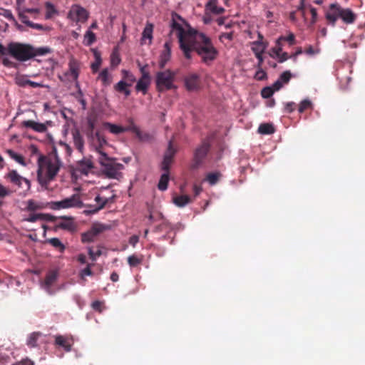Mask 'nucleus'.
Masks as SVG:
<instances>
[{
  "label": "nucleus",
  "instance_id": "obj_26",
  "mask_svg": "<svg viewBox=\"0 0 365 365\" xmlns=\"http://www.w3.org/2000/svg\"><path fill=\"white\" fill-rule=\"evenodd\" d=\"M69 73L71 76L73 80L76 81L79 75V63L75 60H71L69 62Z\"/></svg>",
  "mask_w": 365,
  "mask_h": 365
},
{
  "label": "nucleus",
  "instance_id": "obj_34",
  "mask_svg": "<svg viewBox=\"0 0 365 365\" xmlns=\"http://www.w3.org/2000/svg\"><path fill=\"white\" fill-rule=\"evenodd\" d=\"M169 182V172H165L160 177L158 187L160 190H167Z\"/></svg>",
  "mask_w": 365,
  "mask_h": 365
},
{
  "label": "nucleus",
  "instance_id": "obj_5",
  "mask_svg": "<svg viewBox=\"0 0 365 365\" xmlns=\"http://www.w3.org/2000/svg\"><path fill=\"white\" fill-rule=\"evenodd\" d=\"M326 19L332 26H335L338 19H341L345 24H353L356 16L350 9H343L339 4L334 3L329 6Z\"/></svg>",
  "mask_w": 365,
  "mask_h": 365
},
{
  "label": "nucleus",
  "instance_id": "obj_1",
  "mask_svg": "<svg viewBox=\"0 0 365 365\" xmlns=\"http://www.w3.org/2000/svg\"><path fill=\"white\" fill-rule=\"evenodd\" d=\"M190 41L187 43L189 51L187 56L184 54L186 58H191L192 51H195L205 63H209L217 58L218 51L208 36L199 31H197L193 37L190 35Z\"/></svg>",
  "mask_w": 365,
  "mask_h": 365
},
{
  "label": "nucleus",
  "instance_id": "obj_12",
  "mask_svg": "<svg viewBox=\"0 0 365 365\" xmlns=\"http://www.w3.org/2000/svg\"><path fill=\"white\" fill-rule=\"evenodd\" d=\"M210 148V144L207 140L202 141V144L195 149L193 158V168H197L202 163Z\"/></svg>",
  "mask_w": 365,
  "mask_h": 365
},
{
  "label": "nucleus",
  "instance_id": "obj_32",
  "mask_svg": "<svg viewBox=\"0 0 365 365\" xmlns=\"http://www.w3.org/2000/svg\"><path fill=\"white\" fill-rule=\"evenodd\" d=\"M98 78L102 81L103 86H107L111 83L112 78L108 68H104L99 73Z\"/></svg>",
  "mask_w": 365,
  "mask_h": 365
},
{
  "label": "nucleus",
  "instance_id": "obj_49",
  "mask_svg": "<svg viewBox=\"0 0 365 365\" xmlns=\"http://www.w3.org/2000/svg\"><path fill=\"white\" fill-rule=\"evenodd\" d=\"M312 105V102L309 100L305 99L300 103L298 110L300 113H302L306 110L311 108Z\"/></svg>",
  "mask_w": 365,
  "mask_h": 365
},
{
  "label": "nucleus",
  "instance_id": "obj_37",
  "mask_svg": "<svg viewBox=\"0 0 365 365\" xmlns=\"http://www.w3.org/2000/svg\"><path fill=\"white\" fill-rule=\"evenodd\" d=\"M45 6H46V19H51L53 15H55L58 13L54 5L53 4H51V2H49V1L46 2Z\"/></svg>",
  "mask_w": 365,
  "mask_h": 365
},
{
  "label": "nucleus",
  "instance_id": "obj_16",
  "mask_svg": "<svg viewBox=\"0 0 365 365\" xmlns=\"http://www.w3.org/2000/svg\"><path fill=\"white\" fill-rule=\"evenodd\" d=\"M59 218L63 220V221L56 225V229H61L71 232L76 230L77 226L72 217L61 216Z\"/></svg>",
  "mask_w": 365,
  "mask_h": 365
},
{
  "label": "nucleus",
  "instance_id": "obj_39",
  "mask_svg": "<svg viewBox=\"0 0 365 365\" xmlns=\"http://www.w3.org/2000/svg\"><path fill=\"white\" fill-rule=\"evenodd\" d=\"M96 40V35L93 32L88 30L84 35V44L86 46L92 45Z\"/></svg>",
  "mask_w": 365,
  "mask_h": 365
},
{
  "label": "nucleus",
  "instance_id": "obj_58",
  "mask_svg": "<svg viewBox=\"0 0 365 365\" xmlns=\"http://www.w3.org/2000/svg\"><path fill=\"white\" fill-rule=\"evenodd\" d=\"M22 10L26 13L31 14L34 18H36L40 13V9L38 8H31V9L24 8V9H22Z\"/></svg>",
  "mask_w": 365,
  "mask_h": 365
},
{
  "label": "nucleus",
  "instance_id": "obj_10",
  "mask_svg": "<svg viewBox=\"0 0 365 365\" xmlns=\"http://www.w3.org/2000/svg\"><path fill=\"white\" fill-rule=\"evenodd\" d=\"M67 17L76 23H85L89 18V12L81 6L73 4L71 7Z\"/></svg>",
  "mask_w": 365,
  "mask_h": 365
},
{
  "label": "nucleus",
  "instance_id": "obj_44",
  "mask_svg": "<svg viewBox=\"0 0 365 365\" xmlns=\"http://www.w3.org/2000/svg\"><path fill=\"white\" fill-rule=\"evenodd\" d=\"M173 158H168V156H164L163 160L161 163V169L164 172H169L170 165L173 163Z\"/></svg>",
  "mask_w": 365,
  "mask_h": 365
},
{
  "label": "nucleus",
  "instance_id": "obj_3",
  "mask_svg": "<svg viewBox=\"0 0 365 365\" xmlns=\"http://www.w3.org/2000/svg\"><path fill=\"white\" fill-rule=\"evenodd\" d=\"M51 52L48 47L35 48L30 44L11 42L8 45V53L19 61H26L35 56H45Z\"/></svg>",
  "mask_w": 365,
  "mask_h": 365
},
{
  "label": "nucleus",
  "instance_id": "obj_31",
  "mask_svg": "<svg viewBox=\"0 0 365 365\" xmlns=\"http://www.w3.org/2000/svg\"><path fill=\"white\" fill-rule=\"evenodd\" d=\"M153 25L150 23H147L143 34H142V39L149 40V44L151 43L152 39H153Z\"/></svg>",
  "mask_w": 365,
  "mask_h": 365
},
{
  "label": "nucleus",
  "instance_id": "obj_29",
  "mask_svg": "<svg viewBox=\"0 0 365 365\" xmlns=\"http://www.w3.org/2000/svg\"><path fill=\"white\" fill-rule=\"evenodd\" d=\"M268 46V43H259V41H253L251 49L255 54L263 53Z\"/></svg>",
  "mask_w": 365,
  "mask_h": 365
},
{
  "label": "nucleus",
  "instance_id": "obj_56",
  "mask_svg": "<svg viewBox=\"0 0 365 365\" xmlns=\"http://www.w3.org/2000/svg\"><path fill=\"white\" fill-rule=\"evenodd\" d=\"M19 16L22 23L26 24V26H29L30 24L31 23V21H29V17L26 16V13L24 12L22 9L19 11Z\"/></svg>",
  "mask_w": 365,
  "mask_h": 365
},
{
  "label": "nucleus",
  "instance_id": "obj_57",
  "mask_svg": "<svg viewBox=\"0 0 365 365\" xmlns=\"http://www.w3.org/2000/svg\"><path fill=\"white\" fill-rule=\"evenodd\" d=\"M291 73L290 71H286L284 72H283L279 79L282 82V83H287L289 81L290 78H291Z\"/></svg>",
  "mask_w": 365,
  "mask_h": 365
},
{
  "label": "nucleus",
  "instance_id": "obj_40",
  "mask_svg": "<svg viewBox=\"0 0 365 365\" xmlns=\"http://www.w3.org/2000/svg\"><path fill=\"white\" fill-rule=\"evenodd\" d=\"M122 73L123 75V78L125 80V81L127 83V85L131 86L132 84L136 81L135 76L130 71L126 70H123Z\"/></svg>",
  "mask_w": 365,
  "mask_h": 365
},
{
  "label": "nucleus",
  "instance_id": "obj_62",
  "mask_svg": "<svg viewBox=\"0 0 365 365\" xmlns=\"http://www.w3.org/2000/svg\"><path fill=\"white\" fill-rule=\"evenodd\" d=\"M224 39L232 41L233 39V32L230 31L221 34L220 36V40L223 41Z\"/></svg>",
  "mask_w": 365,
  "mask_h": 365
},
{
  "label": "nucleus",
  "instance_id": "obj_8",
  "mask_svg": "<svg viewBox=\"0 0 365 365\" xmlns=\"http://www.w3.org/2000/svg\"><path fill=\"white\" fill-rule=\"evenodd\" d=\"M83 202L78 194H73L70 197L65 198L61 201L51 202L49 207L54 210L68 209L71 207H81Z\"/></svg>",
  "mask_w": 365,
  "mask_h": 365
},
{
  "label": "nucleus",
  "instance_id": "obj_25",
  "mask_svg": "<svg viewBox=\"0 0 365 365\" xmlns=\"http://www.w3.org/2000/svg\"><path fill=\"white\" fill-rule=\"evenodd\" d=\"M150 83V78H140L137 82L135 90L142 92L143 94H146Z\"/></svg>",
  "mask_w": 365,
  "mask_h": 365
},
{
  "label": "nucleus",
  "instance_id": "obj_27",
  "mask_svg": "<svg viewBox=\"0 0 365 365\" xmlns=\"http://www.w3.org/2000/svg\"><path fill=\"white\" fill-rule=\"evenodd\" d=\"M173 202L178 207H182L191 202V198L186 195H178L173 197Z\"/></svg>",
  "mask_w": 365,
  "mask_h": 365
},
{
  "label": "nucleus",
  "instance_id": "obj_14",
  "mask_svg": "<svg viewBox=\"0 0 365 365\" xmlns=\"http://www.w3.org/2000/svg\"><path fill=\"white\" fill-rule=\"evenodd\" d=\"M200 83V76L197 73H189L184 77V84L188 91H197Z\"/></svg>",
  "mask_w": 365,
  "mask_h": 365
},
{
  "label": "nucleus",
  "instance_id": "obj_28",
  "mask_svg": "<svg viewBox=\"0 0 365 365\" xmlns=\"http://www.w3.org/2000/svg\"><path fill=\"white\" fill-rule=\"evenodd\" d=\"M103 125L105 128L108 129L111 133L115 135H118L125 132L124 127L113 124L109 122L104 123Z\"/></svg>",
  "mask_w": 365,
  "mask_h": 365
},
{
  "label": "nucleus",
  "instance_id": "obj_46",
  "mask_svg": "<svg viewBox=\"0 0 365 365\" xmlns=\"http://www.w3.org/2000/svg\"><path fill=\"white\" fill-rule=\"evenodd\" d=\"M281 41H287L289 45L295 44V36L292 33H290L287 36H280L277 41V43L279 44Z\"/></svg>",
  "mask_w": 365,
  "mask_h": 365
},
{
  "label": "nucleus",
  "instance_id": "obj_24",
  "mask_svg": "<svg viewBox=\"0 0 365 365\" xmlns=\"http://www.w3.org/2000/svg\"><path fill=\"white\" fill-rule=\"evenodd\" d=\"M42 334L40 331H34L31 333L26 340V345L29 348H36L38 346V340L41 336Z\"/></svg>",
  "mask_w": 365,
  "mask_h": 365
},
{
  "label": "nucleus",
  "instance_id": "obj_7",
  "mask_svg": "<svg viewBox=\"0 0 365 365\" xmlns=\"http://www.w3.org/2000/svg\"><path fill=\"white\" fill-rule=\"evenodd\" d=\"M177 73L167 69L157 72L155 75L156 89L159 92L171 90L175 88L174 81Z\"/></svg>",
  "mask_w": 365,
  "mask_h": 365
},
{
  "label": "nucleus",
  "instance_id": "obj_50",
  "mask_svg": "<svg viewBox=\"0 0 365 365\" xmlns=\"http://www.w3.org/2000/svg\"><path fill=\"white\" fill-rule=\"evenodd\" d=\"M176 153V150L173 146V140H170L168 143L167 150L165 151L164 156H168V158H173Z\"/></svg>",
  "mask_w": 365,
  "mask_h": 365
},
{
  "label": "nucleus",
  "instance_id": "obj_53",
  "mask_svg": "<svg viewBox=\"0 0 365 365\" xmlns=\"http://www.w3.org/2000/svg\"><path fill=\"white\" fill-rule=\"evenodd\" d=\"M136 137L140 141H150L152 138V136L148 133L142 132L140 130H139L138 134H136Z\"/></svg>",
  "mask_w": 365,
  "mask_h": 365
},
{
  "label": "nucleus",
  "instance_id": "obj_6",
  "mask_svg": "<svg viewBox=\"0 0 365 365\" xmlns=\"http://www.w3.org/2000/svg\"><path fill=\"white\" fill-rule=\"evenodd\" d=\"M98 163L102 173L108 178L119 179L122 177L121 170L124 169V165L117 163L115 158H109L106 153H103V157L98 158Z\"/></svg>",
  "mask_w": 365,
  "mask_h": 365
},
{
  "label": "nucleus",
  "instance_id": "obj_9",
  "mask_svg": "<svg viewBox=\"0 0 365 365\" xmlns=\"http://www.w3.org/2000/svg\"><path fill=\"white\" fill-rule=\"evenodd\" d=\"M109 228L108 225L100 222H94L87 232L81 233V242L83 243L93 242L100 234Z\"/></svg>",
  "mask_w": 365,
  "mask_h": 365
},
{
  "label": "nucleus",
  "instance_id": "obj_2",
  "mask_svg": "<svg viewBox=\"0 0 365 365\" xmlns=\"http://www.w3.org/2000/svg\"><path fill=\"white\" fill-rule=\"evenodd\" d=\"M61 163L57 156L40 155L38 159L37 180L41 187L48 188L58 174Z\"/></svg>",
  "mask_w": 365,
  "mask_h": 365
},
{
  "label": "nucleus",
  "instance_id": "obj_38",
  "mask_svg": "<svg viewBox=\"0 0 365 365\" xmlns=\"http://www.w3.org/2000/svg\"><path fill=\"white\" fill-rule=\"evenodd\" d=\"M6 153L9 155L10 158H11L13 160H14L19 164L22 165H26L24 158L22 155L16 153V152L10 149L6 150Z\"/></svg>",
  "mask_w": 365,
  "mask_h": 365
},
{
  "label": "nucleus",
  "instance_id": "obj_13",
  "mask_svg": "<svg viewBox=\"0 0 365 365\" xmlns=\"http://www.w3.org/2000/svg\"><path fill=\"white\" fill-rule=\"evenodd\" d=\"M58 274L56 270H51L46 274L44 280L41 284V287L49 295H53L55 293V291L52 289V287L56 283L58 279Z\"/></svg>",
  "mask_w": 365,
  "mask_h": 365
},
{
  "label": "nucleus",
  "instance_id": "obj_60",
  "mask_svg": "<svg viewBox=\"0 0 365 365\" xmlns=\"http://www.w3.org/2000/svg\"><path fill=\"white\" fill-rule=\"evenodd\" d=\"M310 13L312 15V19L310 21L311 25H314L317 21V9L312 6H310Z\"/></svg>",
  "mask_w": 365,
  "mask_h": 365
},
{
  "label": "nucleus",
  "instance_id": "obj_61",
  "mask_svg": "<svg viewBox=\"0 0 365 365\" xmlns=\"http://www.w3.org/2000/svg\"><path fill=\"white\" fill-rule=\"evenodd\" d=\"M29 81V79H27L24 77H19L16 79V83L19 86L26 87L28 86Z\"/></svg>",
  "mask_w": 365,
  "mask_h": 365
},
{
  "label": "nucleus",
  "instance_id": "obj_42",
  "mask_svg": "<svg viewBox=\"0 0 365 365\" xmlns=\"http://www.w3.org/2000/svg\"><path fill=\"white\" fill-rule=\"evenodd\" d=\"M92 266H93V264H87L86 267L81 269L79 272V277L82 280L86 281V276H92L93 274V272L91 270Z\"/></svg>",
  "mask_w": 365,
  "mask_h": 365
},
{
  "label": "nucleus",
  "instance_id": "obj_55",
  "mask_svg": "<svg viewBox=\"0 0 365 365\" xmlns=\"http://www.w3.org/2000/svg\"><path fill=\"white\" fill-rule=\"evenodd\" d=\"M274 93V90L271 87H265L261 91V96L264 98H270Z\"/></svg>",
  "mask_w": 365,
  "mask_h": 365
},
{
  "label": "nucleus",
  "instance_id": "obj_52",
  "mask_svg": "<svg viewBox=\"0 0 365 365\" xmlns=\"http://www.w3.org/2000/svg\"><path fill=\"white\" fill-rule=\"evenodd\" d=\"M120 58L117 51H113L110 56V63L112 66H118L120 63Z\"/></svg>",
  "mask_w": 365,
  "mask_h": 365
},
{
  "label": "nucleus",
  "instance_id": "obj_21",
  "mask_svg": "<svg viewBox=\"0 0 365 365\" xmlns=\"http://www.w3.org/2000/svg\"><path fill=\"white\" fill-rule=\"evenodd\" d=\"M71 134L75 148L82 153L84 150V140L83 136L77 128L72 130Z\"/></svg>",
  "mask_w": 365,
  "mask_h": 365
},
{
  "label": "nucleus",
  "instance_id": "obj_20",
  "mask_svg": "<svg viewBox=\"0 0 365 365\" xmlns=\"http://www.w3.org/2000/svg\"><path fill=\"white\" fill-rule=\"evenodd\" d=\"M21 125L25 128H29L36 132L44 133L47 130V126L44 123L35 122L31 120H24L21 123Z\"/></svg>",
  "mask_w": 365,
  "mask_h": 365
},
{
  "label": "nucleus",
  "instance_id": "obj_33",
  "mask_svg": "<svg viewBox=\"0 0 365 365\" xmlns=\"http://www.w3.org/2000/svg\"><path fill=\"white\" fill-rule=\"evenodd\" d=\"M258 132L263 135H270L275 132V129L271 123H262L258 128Z\"/></svg>",
  "mask_w": 365,
  "mask_h": 365
},
{
  "label": "nucleus",
  "instance_id": "obj_11",
  "mask_svg": "<svg viewBox=\"0 0 365 365\" xmlns=\"http://www.w3.org/2000/svg\"><path fill=\"white\" fill-rule=\"evenodd\" d=\"M11 183L23 188L24 190H29L31 187L30 181L21 176L16 170H10L6 176Z\"/></svg>",
  "mask_w": 365,
  "mask_h": 365
},
{
  "label": "nucleus",
  "instance_id": "obj_45",
  "mask_svg": "<svg viewBox=\"0 0 365 365\" xmlns=\"http://www.w3.org/2000/svg\"><path fill=\"white\" fill-rule=\"evenodd\" d=\"M220 176L219 173H210L207 174L206 179L210 185H213L217 182Z\"/></svg>",
  "mask_w": 365,
  "mask_h": 365
},
{
  "label": "nucleus",
  "instance_id": "obj_64",
  "mask_svg": "<svg viewBox=\"0 0 365 365\" xmlns=\"http://www.w3.org/2000/svg\"><path fill=\"white\" fill-rule=\"evenodd\" d=\"M11 191L0 184V197H4L11 194Z\"/></svg>",
  "mask_w": 365,
  "mask_h": 365
},
{
  "label": "nucleus",
  "instance_id": "obj_22",
  "mask_svg": "<svg viewBox=\"0 0 365 365\" xmlns=\"http://www.w3.org/2000/svg\"><path fill=\"white\" fill-rule=\"evenodd\" d=\"M217 4L218 0H210L205 5V9L214 14H222L224 13L225 9L221 6H218Z\"/></svg>",
  "mask_w": 365,
  "mask_h": 365
},
{
  "label": "nucleus",
  "instance_id": "obj_15",
  "mask_svg": "<svg viewBox=\"0 0 365 365\" xmlns=\"http://www.w3.org/2000/svg\"><path fill=\"white\" fill-rule=\"evenodd\" d=\"M88 139L91 140L95 150L100 155L99 157H103V154L106 153L103 152V148L104 145H108L106 138L99 131H96L93 138H89Z\"/></svg>",
  "mask_w": 365,
  "mask_h": 365
},
{
  "label": "nucleus",
  "instance_id": "obj_19",
  "mask_svg": "<svg viewBox=\"0 0 365 365\" xmlns=\"http://www.w3.org/2000/svg\"><path fill=\"white\" fill-rule=\"evenodd\" d=\"M57 217L53 216L49 214L32 213L29 215L26 220L30 222H35L38 220L55 222L57 220Z\"/></svg>",
  "mask_w": 365,
  "mask_h": 365
},
{
  "label": "nucleus",
  "instance_id": "obj_23",
  "mask_svg": "<svg viewBox=\"0 0 365 365\" xmlns=\"http://www.w3.org/2000/svg\"><path fill=\"white\" fill-rule=\"evenodd\" d=\"M95 201L98 204V205L97 207H96L93 210H85L84 212L86 215L95 214V213L98 212L99 210L104 208L108 202V199L103 198L99 195H98L95 197Z\"/></svg>",
  "mask_w": 365,
  "mask_h": 365
},
{
  "label": "nucleus",
  "instance_id": "obj_43",
  "mask_svg": "<svg viewBox=\"0 0 365 365\" xmlns=\"http://www.w3.org/2000/svg\"><path fill=\"white\" fill-rule=\"evenodd\" d=\"M87 125H88V130L86 133L87 137H88V138H93V135H95V133H96V132H94V128H95V125H96L95 120L91 119V118H88Z\"/></svg>",
  "mask_w": 365,
  "mask_h": 365
},
{
  "label": "nucleus",
  "instance_id": "obj_47",
  "mask_svg": "<svg viewBox=\"0 0 365 365\" xmlns=\"http://www.w3.org/2000/svg\"><path fill=\"white\" fill-rule=\"evenodd\" d=\"M141 262L142 259L134 255H130L128 257V263L132 267H137L138 265L141 264Z\"/></svg>",
  "mask_w": 365,
  "mask_h": 365
},
{
  "label": "nucleus",
  "instance_id": "obj_41",
  "mask_svg": "<svg viewBox=\"0 0 365 365\" xmlns=\"http://www.w3.org/2000/svg\"><path fill=\"white\" fill-rule=\"evenodd\" d=\"M94 56H95L96 60L91 64V68L92 71L93 73H96L98 71V69H99V68H100V66L101 65L102 60H101V55H100V53L96 51L94 53Z\"/></svg>",
  "mask_w": 365,
  "mask_h": 365
},
{
  "label": "nucleus",
  "instance_id": "obj_59",
  "mask_svg": "<svg viewBox=\"0 0 365 365\" xmlns=\"http://www.w3.org/2000/svg\"><path fill=\"white\" fill-rule=\"evenodd\" d=\"M91 307L95 311H98V312H101L102 310H103V302H100L98 300L94 301L91 304Z\"/></svg>",
  "mask_w": 365,
  "mask_h": 365
},
{
  "label": "nucleus",
  "instance_id": "obj_30",
  "mask_svg": "<svg viewBox=\"0 0 365 365\" xmlns=\"http://www.w3.org/2000/svg\"><path fill=\"white\" fill-rule=\"evenodd\" d=\"M128 87L130 86L127 85V83L122 80L115 85L114 88L116 91L124 93L125 96H129L130 91L128 88Z\"/></svg>",
  "mask_w": 365,
  "mask_h": 365
},
{
  "label": "nucleus",
  "instance_id": "obj_54",
  "mask_svg": "<svg viewBox=\"0 0 365 365\" xmlns=\"http://www.w3.org/2000/svg\"><path fill=\"white\" fill-rule=\"evenodd\" d=\"M304 52L309 56H314L319 53L320 48L319 47L314 48L312 46H309L305 48Z\"/></svg>",
  "mask_w": 365,
  "mask_h": 365
},
{
  "label": "nucleus",
  "instance_id": "obj_4",
  "mask_svg": "<svg viewBox=\"0 0 365 365\" xmlns=\"http://www.w3.org/2000/svg\"><path fill=\"white\" fill-rule=\"evenodd\" d=\"M184 22V20L180 16L175 13L173 14L170 35L175 34L176 37L178 38L180 49L182 51L183 54L187 56L189 51L187 43L190 41V35L193 37L197 31L191 27L185 30L182 24V23Z\"/></svg>",
  "mask_w": 365,
  "mask_h": 365
},
{
  "label": "nucleus",
  "instance_id": "obj_17",
  "mask_svg": "<svg viewBox=\"0 0 365 365\" xmlns=\"http://www.w3.org/2000/svg\"><path fill=\"white\" fill-rule=\"evenodd\" d=\"M171 58V43L166 41L164 44L163 50L160 55L158 66L159 68L163 69L165 67L168 62Z\"/></svg>",
  "mask_w": 365,
  "mask_h": 365
},
{
  "label": "nucleus",
  "instance_id": "obj_51",
  "mask_svg": "<svg viewBox=\"0 0 365 365\" xmlns=\"http://www.w3.org/2000/svg\"><path fill=\"white\" fill-rule=\"evenodd\" d=\"M88 255L92 261H96V259L98 257H99L100 256H101V255H102V251L100 249H98L97 251L94 252L93 250L92 247L88 248Z\"/></svg>",
  "mask_w": 365,
  "mask_h": 365
},
{
  "label": "nucleus",
  "instance_id": "obj_48",
  "mask_svg": "<svg viewBox=\"0 0 365 365\" xmlns=\"http://www.w3.org/2000/svg\"><path fill=\"white\" fill-rule=\"evenodd\" d=\"M138 66L140 68V71L141 73V78H150V73L148 71V65L145 64L144 66H141L140 63L138 61Z\"/></svg>",
  "mask_w": 365,
  "mask_h": 365
},
{
  "label": "nucleus",
  "instance_id": "obj_63",
  "mask_svg": "<svg viewBox=\"0 0 365 365\" xmlns=\"http://www.w3.org/2000/svg\"><path fill=\"white\" fill-rule=\"evenodd\" d=\"M125 131H131L132 133L138 134L140 129L132 122L131 125L128 127H124Z\"/></svg>",
  "mask_w": 365,
  "mask_h": 365
},
{
  "label": "nucleus",
  "instance_id": "obj_35",
  "mask_svg": "<svg viewBox=\"0 0 365 365\" xmlns=\"http://www.w3.org/2000/svg\"><path fill=\"white\" fill-rule=\"evenodd\" d=\"M47 242L53 247H55L56 249H57L61 253L63 252L66 249L65 245L61 242V241L58 238H50L47 240Z\"/></svg>",
  "mask_w": 365,
  "mask_h": 365
},
{
  "label": "nucleus",
  "instance_id": "obj_18",
  "mask_svg": "<svg viewBox=\"0 0 365 365\" xmlns=\"http://www.w3.org/2000/svg\"><path fill=\"white\" fill-rule=\"evenodd\" d=\"M55 344L62 347L66 352H68L71 351L73 339L63 335H57L55 337Z\"/></svg>",
  "mask_w": 365,
  "mask_h": 365
},
{
  "label": "nucleus",
  "instance_id": "obj_36",
  "mask_svg": "<svg viewBox=\"0 0 365 365\" xmlns=\"http://www.w3.org/2000/svg\"><path fill=\"white\" fill-rule=\"evenodd\" d=\"M79 168L82 173H87L93 168V164L90 159H83L79 163Z\"/></svg>",
  "mask_w": 365,
  "mask_h": 365
}]
</instances>
